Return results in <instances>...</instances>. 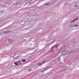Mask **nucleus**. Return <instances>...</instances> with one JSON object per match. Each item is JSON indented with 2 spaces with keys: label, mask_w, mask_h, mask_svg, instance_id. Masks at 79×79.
<instances>
[{
  "label": "nucleus",
  "mask_w": 79,
  "mask_h": 79,
  "mask_svg": "<svg viewBox=\"0 0 79 79\" xmlns=\"http://www.w3.org/2000/svg\"><path fill=\"white\" fill-rule=\"evenodd\" d=\"M26 1H27V2H30V1H31V0H26Z\"/></svg>",
  "instance_id": "nucleus-14"
},
{
  "label": "nucleus",
  "mask_w": 79,
  "mask_h": 79,
  "mask_svg": "<svg viewBox=\"0 0 79 79\" xmlns=\"http://www.w3.org/2000/svg\"><path fill=\"white\" fill-rule=\"evenodd\" d=\"M17 63H18V64H22V63L20 61H18L17 62Z\"/></svg>",
  "instance_id": "nucleus-2"
},
{
  "label": "nucleus",
  "mask_w": 79,
  "mask_h": 79,
  "mask_svg": "<svg viewBox=\"0 0 79 79\" xmlns=\"http://www.w3.org/2000/svg\"><path fill=\"white\" fill-rule=\"evenodd\" d=\"M8 33V32L7 31H5L4 32V34H7Z\"/></svg>",
  "instance_id": "nucleus-9"
},
{
  "label": "nucleus",
  "mask_w": 79,
  "mask_h": 79,
  "mask_svg": "<svg viewBox=\"0 0 79 79\" xmlns=\"http://www.w3.org/2000/svg\"><path fill=\"white\" fill-rule=\"evenodd\" d=\"M65 54H66V53H65V52L64 51L62 53V55H65Z\"/></svg>",
  "instance_id": "nucleus-4"
},
{
  "label": "nucleus",
  "mask_w": 79,
  "mask_h": 79,
  "mask_svg": "<svg viewBox=\"0 0 79 79\" xmlns=\"http://www.w3.org/2000/svg\"><path fill=\"white\" fill-rule=\"evenodd\" d=\"M78 19V18H77L76 19H74L71 22H70L71 23H74L75 21H76V20H77Z\"/></svg>",
  "instance_id": "nucleus-1"
},
{
  "label": "nucleus",
  "mask_w": 79,
  "mask_h": 79,
  "mask_svg": "<svg viewBox=\"0 0 79 79\" xmlns=\"http://www.w3.org/2000/svg\"><path fill=\"white\" fill-rule=\"evenodd\" d=\"M77 26H78V25H76L73 26V27H77Z\"/></svg>",
  "instance_id": "nucleus-8"
},
{
  "label": "nucleus",
  "mask_w": 79,
  "mask_h": 79,
  "mask_svg": "<svg viewBox=\"0 0 79 79\" xmlns=\"http://www.w3.org/2000/svg\"><path fill=\"white\" fill-rule=\"evenodd\" d=\"M45 63V61H44L42 63L43 64H44V63Z\"/></svg>",
  "instance_id": "nucleus-13"
},
{
  "label": "nucleus",
  "mask_w": 79,
  "mask_h": 79,
  "mask_svg": "<svg viewBox=\"0 0 79 79\" xmlns=\"http://www.w3.org/2000/svg\"><path fill=\"white\" fill-rule=\"evenodd\" d=\"M50 67H48V68H47L46 69H45V71H46V70H47L49 69H50Z\"/></svg>",
  "instance_id": "nucleus-7"
},
{
  "label": "nucleus",
  "mask_w": 79,
  "mask_h": 79,
  "mask_svg": "<svg viewBox=\"0 0 79 79\" xmlns=\"http://www.w3.org/2000/svg\"><path fill=\"white\" fill-rule=\"evenodd\" d=\"M14 64H15V65H18V62H15L14 63Z\"/></svg>",
  "instance_id": "nucleus-6"
},
{
  "label": "nucleus",
  "mask_w": 79,
  "mask_h": 79,
  "mask_svg": "<svg viewBox=\"0 0 79 79\" xmlns=\"http://www.w3.org/2000/svg\"><path fill=\"white\" fill-rule=\"evenodd\" d=\"M26 61V60H25V59H24V60H23L22 61V62H25Z\"/></svg>",
  "instance_id": "nucleus-5"
},
{
  "label": "nucleus",
  "mask_w": 79,
  "mask_h": 79,
  "mask_svg": "<svg viewBox=\"0 0 79 79\" xmlns=\"http://www.w3.org/2000/svg\"><path fill=\"white\" fill-rule=\"evenodd\" d=\"M31 69H29V71H31Z\"/></svg>",
  "instance_id": "nucleus-12"
},
{
  "label": "nucleus",
  "mask_w": 79,
  "mask_h": 79,
  "mask_svg": "<svg viewBox=\"0 0 79 79\" xmlns=\"http://www.w3.org/2000/svg\"><path fill=\"white\" fill-rule=\"evenodd\" d=\"M75 7H76L77 6V4H76L74 6Z\"/></svg>",
  "instance_id": "nucleus-15"
},
{
  "label": "nucleus",
  "mask_w": 79,
  "mask_h": 79,
  "mask_svg": "<svg viewBox=\"0 0 79 79\" xmlns=\"http://www.w3.org/2000/svg\"><path fill=\"white\" fill-rule=\"evenodd\" d=\"M12 39H10V40H9V42L11 43V42H12Z\"/></svg>",
  "instance_id": "nucleus-3"
},
{
  "label": "nucleus",
  "mask_w": 79,
  "mask_h": 79,
  "mask_svg": "<svg viewBox=\"0 0 79 79\" xmlns=\"http://www.w3.org/2000/svg\"><path fill=\"white\" fill-rule=\"evenodd\" d=\"M49 5V3H46L45 4V5H46V6H47V5Z\"/></svg>",
  "instance_id": "nucleus-11"
},
{
  "label": "nucleus",
  "mask_w": 79,
  "mask_h": 79,
  "mask_svg": "<svg viewBox=\"0 0 79 79\" xmlns=\"http://www.w3.org/2000/svg\"><path fill=\"white\" fill-rule=\"evenodd\" d=\"M38 65L39 66H40V65H42V64L41 63H39L38 64Z\"/></svg>",
  "instance_id": "nucleus-10"
},
{
  "label": "nucleus",
  "mask_w": 79,
  "mask_h": 79,
  "mask_svg": "<svg viewBox=\"0 0 79 79\" xmlns=\"http://www.w3.org/2000/svg\"><path fill=\"white\" fill-rule=\"evenodd\" d=\"M14 56H13V58H14Z\"/></svg>",
  "instance_id": "nucleus-16"
}]
</instances>
